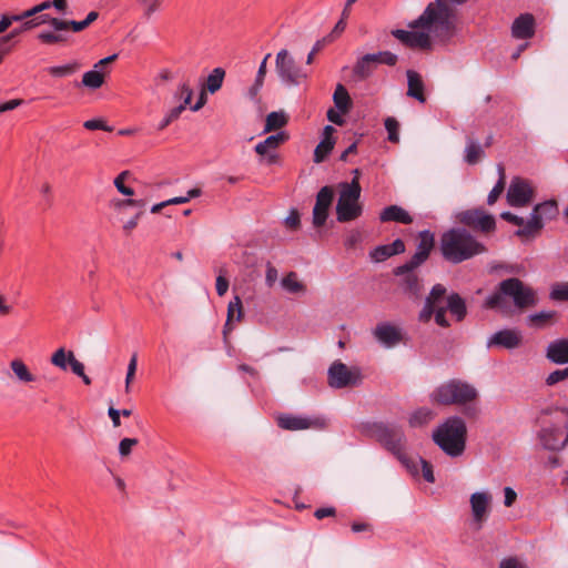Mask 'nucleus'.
<instances>
[{
    "mask_svg": "<svg viewBox=\"0 0 568 568\" xmlns=\"http://www.w3.org/2000/svg\"><path fill=\"white\" fill-rule=\"evenodd\" d=\"M485 152L481 145L473 140H469L465 148V161L474 165L476 164L483 156Z\"/></svg>",
    "mask_w": 568,
    "mask_h": 568,
    "instance_id": "38",
    "label": "nucleus"
},
{
    "mask_svg": "<svg viewBox=\"0 0 568 568\" xmlns=\"http://www.w3.org/2000/svg\"><path fill=\"white\" fill-rule=\"evenodd\" d=\"M403 276L404 277H403L402 285H403L404 292L412 296H418L420 293V287H422L418 276L414 272H410V271H409V273H405Z\"/></svg>",
    "mask_w": 568,
    "mask_h": 568,
    "instance_id": "39",
    "label": "nucleus"
},
{
    "mask_svg": "<svg viewBox=\"0 0 568 568\" xmlns=\"http://www.w3.org/2000/svg\"><path fill=\"white\" fill-rule=\"evenodd\" d=\"M447 290L442 284H436L430 290L425 300L424 306L418 314V320L422 323H427L434 316L438 326L448 327L449 322L446 317L447 312Z\"/></svg>",
    "mask_w": 568,
    "mask_h": 568,
    "instance_id": "7",
    "label": "nucleus"
},
{
    "mask_svg": "<svg viewBox=\"0 0 568 568\" xmlns=\"http://www.w3.org/2000/svg\"><path fill=\"white\" fill-rule=\"evenodd\" d=\"M225 71L222 68H215L207 77L206 87L209 92L215 93L221 89Z\"/></svg>",
    "mask_w": 568,
    "mask_h": 568,
    "instance_id": "43",
    "label": "nucleus"
},
{
    "mask_svg": "<svg viewBox=\"0 0 568 568\" xmlns=\"http://www.w3.org/2000/svg\"><path fill=\"white\" fill-rule=\"evenodd\" d=\"M275 69L280 79L287 84H298L306 78L305 71L300 68L286 49L276 54Z\"/></svg>",
    "mask_w": 568,
    "mask_h": 568,
    "instance_id": "11",
    "label": "nucleus"
},
{
    "mask_svg": "<svg viewBox=\"0 0 568 568\" xmlns=\"http://www.w3.org/2000/svg\"><path fill=\"white\" fill-rule=\"evenodd\" d=\"M523 343V335L518 329H500L494 333L487 339V347H498L504 349H515L518 348Z\"/></svg>",
    "mask_w": 568,
    "mask_h": 568,
    "instance_id": "18",
    "label": "nucleus"
},
{
    "mask_svg": "<svg viewBox=\"0 0 568 568\" xmlns=\"http://www.w3.org/2000/svg\"><path fill=\"white\" fill-rule=\"evenodd\" d=\"M215 286L217 295L223 296L229 290V281L223 275H219Z\"/></svg>",
    "mask_w": 568,
    "mask_h": 568,
    "instance_id": "63",
    "label": "nucleus"
},
{
    "mask_svg": "<svg viewBox=\"0 0 568 568\" xmlns=\"http://www.w3.org/2000/svg\"><path fill=\"white\" fill-rule=\"evenodd\" d=\"M474 386L459 379H450L438 386L432 394L434 402L442 405H463L473 402L477 397Z\"/></svg>",
    "mask_w": 568,
    "mask_h": 568,
    "instance_id": "6",
    "label": "nucleus"
},
{
    "mask_svg": "<svg viewBox=\"0 0 568 568\" xmlns=\"http://www.w3.org/2000/svg\"><path fill=\"white\" fill-rule=\"evenodd\" d=\"M47 18H48V16L43 14L38 18L24 21L20 28L12 30L8 36L3 37L0 40V44L9 45L8 42L11 39H13L14 37H17L18 34H20L23 30H29V29L38 27L42 23H47Z\"/></svg>",
    "mask_w": 568,
    "mask_h": 568,
    "instance_id": "33",
    "label": "nucleus"
},
{
    "mask_svg": "<svg viewBox=\"0 0 568 568\" xmlns=\"http://www.w3.org/2000/svg\"><path fill=\"white\" fill-rule=\"evenodd\" d=\"M23 21V18L21 14H12V16H2L0 20V33L4 32L12 22Z\"/></svg>",
    "mask_w": 568,
    "mask_h": 568,
    "instance_id": "60",
    "label": "nucleus"
},
{
    "mask_svg": "<svg viewBox=\"0 0 568 568\" xmlns=\"http://www.w3.org/2000/svg\"><path fill=\"white\" fill-rule=\"evenodd\" d=\"M467 427L458 416L447 418L433 433L435 444L449 457H459L466 448Z\"/></svg>",
    "mask_w": 568,
    "mask_h": 568,
    "instance_id": "4",
    "label": "nucleus"
},
{
    "mask_svg": "<svg viewBox=\"0 0 568 568\" xmlns=\"http://www.w3.org/2000/svg\"><path fill=\"white\" fill-rule=\"evenodd\" d=\"M408 27L410 30H392V36L410 49L428 51L434 43L446 44L457 36L458 11L433 0Z\"/></svg>",
    "mask_w": 568,
    "mask_h": 568,
    "instance_id": "1",
    "label": "nucleus"
},
{
    "mask_svg": "<svg viewBox=\"0 0 568 568\" xmlns=\"http://www.w3.org/2000/svg\"><path fill=\"white\" fill-rule=\"evenodd\" d=\"M550 298L554 301H568V283H557L551 287Z\"/></svg>",
    "mask_w": 568,
    "mask_h": 568,
    "instance_id": "51",
    "label": "nucleus"
},
{
    "mask_svg": "<svg viewBox=\"0 0 568 568\" xmlns=\"http://www.w3.org/2000/svg\"><path fill=\"white\" fill-rule=\"evenodd\" d=\"M568 379V366L562 369H556L546 377V385L554 386L560 382Z\"/></svg>",
    "mask_w": 568,
    "mask_h": 568,
    "instance_id": "53",
    "label": "nucleus"
},
{
    "mask_svg": "<svg viewBox=\"0 0 568 568\" xmlns=\"http://www.w3.org/2000/svg\"><path fill=\"white\" fill-rule=\"evenodd\" d=\"M375 70L376 67L374 64L373 54L367 53L357 59L353 68V74L358 80H365L369 78Z\"/></svg>",
    "mask_w": 568,
    "mask_h": 568,
    "instance_id": "29",
    "label": "nucleus"
},
{
    "mask_svg": "<svg viewBox=\"0 0 568 568\" xmlns=\"http://www.w3.org/2000/svg\"><path fill=\"white\" fill-rule=\"evenodd\" d=\"M139 444L136 438H123L119 443V455L121 458H126L132 453L133 447Z\"/></svg>",
    "mask_w": 568,
    "mask_h": 568,
    "instance_id": "54",
    "label": "nucleus"
},
{
    "mask_svg": "<svg viewBox=\"0 0 568 568\" xmlns=\"http://www.w3.org/2000/svg\"><path fill=\"white\" fill-rule=\"evenodd\" d=\"M373 335L386 348H392L403 341L402 329L388 322L377 324Z\"/></svg>",
    "mask_w": 568,
    "mask_h": 568,
    "instance_id": "19",
    "label": "nucleus"
},
{
    "mask_svg": "<svg viewBox=\"0 0 568 568\" xmlns=\"http://www.w3.org/2000/svg\"><path fill=\"white\" fill-rule=\"evenodd\" d=\"M334 103L336 108L342 111L346 112L349 108V95L347 90L342 85L337 84L334 95H333Z\"/></svg>",
    "mask_w": 568,
    "mask_h": 568,
    "instance_id": "44",
    "label": "nucleus"
},
{
    "mask_svg": "<svg viewBox=\"0 0 568 568\" xmlns=\"http://www.w3.org/2000/svg\"><path fill=\"white\" fill-rule=\"evenodd\" d=\"M192 97H193V90L186 82L181 83L173 94V99L175 101L182 100L181 104H184V105H189L191 103Z\"/></svg>",
    "mask_w": 568,
    "mask_h": 568,
    "instance_id": "49",
    "label": "nucleus"
},
{
    "mask_svg": "<svg viewBox=\"0 0 568 568\" xmlns=\"http://www.w3.org/2000/svg\"><path fill=\"white\" fill-rule=\"evenodd\" d=\"M277 425L286 430L320 429L324 427V420L318 417L282 414L277 417Z\"/></svg>",
    "mask_w": 568,
    "mask_h": 568,
    "instance_id": "16",
    "label": "nucleus"
},
{
    "mask_svg": "<svg viewBox=\"0 0 568 568\" xmlns=\"http://www.w3.org/2000/svg\"><path fill=\"white\" fill-rule=\"evenodd\" d=\"M557 205L554 201H546L537 204L524 227L516 231L519 237H535L544 227L546 220H551L557 215Z\"/></svg>",
    "mask_w": 568,
    "mask_h": 568,
    "instance_id": "8",
    "label": "nucleus"
},
{
    "mask_svg": "<svg viewBox=\"0 0 568 568\" xmlns=\"http://www.w3.org/2000/svg\"><path fill=\"white\" fill-rule=\"evenodd\" d=\"M447 311L450 312L452 316L456 318L457 322H460L465 318L467 314L466 303L464 298L457 293H452L447 297Z\"/></svg>",
    "mask_w": 568,
    "mask_h": 568,
    "instance_id": "30",
    "label": "nucleus"
},
{
    "mask_svg": "<svg viewBox=\"0 0 568 568\" xmlns=\"http://www.w3.org/2000/svg\"><path fill=\"white\" fill-rule=\"evenodd\" d=\"M407 95L416 99L420 103L426 102V97L424 94V82L420 74L414 70H407Z\"/></svg>",
    "mask_w": 568,
    "mask_h": 568,
    "instance_id": "24",
    "label": "nucleus"
},
{
    "mask_svg": "<svg viewBox=\"0 0 568 568\" xmlns=\"http://www.w3.org/2000/svg\"><path fill=\"white\" fill-rule=\"evenodd\" d=\"M535 18L530 13H521L511 24V36L515 39L526 40L535 34Z\"/></svg>",
    "mask_w": 568,
    "mask_h": 568,
    "instance_id": "21",
    "label": "nucleus"
},
{
    "mask_svg": "<svg viewBox=\"0 0 568 568\" xmlns=\"http://www.w3.org/2000/svg\"><path fill=\"white\" fill-rule=\"evenodd\" d=\"M398 126L399 124L394 118H387L385 120V129L390 142H398Z\"/></svg>",
    "mask_w": 568,
    "mask_h": 568,
    "instance_id": "56",
    "label": "nucleus"
},
{
    "mask_svg": "<svg viewBox=\"0 0 568 568\" xmlns=\"http://www.w3.org/2000/svg\"><path fill=\"white\" fill-rule=\"evenodd\" d=\"M362 233L358 230H352L347 233L344 245L347 250L355 248L362 242Z\"/></svg>",
    "mask_w": 568,
    "mask_h": 568,
    "instance_id": "55",
    "label": "nucleus"
},
{
    "mask_svg": "<svg viewBox=\"0 0 568 568\" xmlns=\"http://www.w3.org/2000/svg\"><path fill=\"white\" fill-rule=\"evenodd\" d=\"M263 83H264V81H263V80L255 78L254 83H253V84L248 88V90H247V97H248L251 100H253V101H254V100H256V99H257L258 92H260V90L262 89Z\"/></svg>",
    "mask_w": 568,
    "mask_h": 568,
    "instance_id": "62",
    "label": "nucleus"
},
{
    "mask_svg": "<svg viewBox=\"0 0 568 568\" xmlns=\"http://www.w3.org/2000/svg\"><path fill=\"white\" fill-rule=\"evenodd\" d=\"M38 39L45 44H57L67 42L69 36L61 31H42L38 34Z\"/></svg>",
    "mask_w": 568,
    "mask_h": 568,
    "instance_id": "47",
    "label": "nucleus"
},
{
    "mask_svg": "<svg viewBox=\"0 0 568 568\" xmlns=\"http://www.w3.org/2000/svg\"><path fill=\"white\" fill-rule=\"evenodd\" d=\"M534 196L532 186L520 178L511 180L507 191V201L509 205L523 207L529 204Z\"/></svg>",
    "mask_w": 568,
    "mask_h": 568,
    "instance_id": "15",
    "label": "nucleus"
},
{
    "mask_svg": "<svg viewBox=\"0 0 568 568\" xmlns=\"http://www.w3.org/2000/svg\"><path fill=\"white\" fill-rule=\"evenodd\" d=\"M130 175V172L129 171H123L121 172L115 179H114V186L116 187V190L125 195V196H132L134 194V191L133 189L129 187V186H125V179Z\"/></svg>",
    "mask_w": 568,
    "mask_h": 568,
    "instance_id": "50",
    "label": "nucleus"
},
{
    "mask_svg": "<svg viewBox=\"0 0 568 568\" xmlns=\"http://www.w3.org/2000/svg\"><path fill=\"white\" fill-rule=\"evenodd\" d=\"M334 132L335 129L332 125H326L324 128L323 138L314 151V162H323L325 158L331 153L335 144V140L333 138Z\"/></svg>",
    "mask_w": 568,
    "mask_h": 568,
    "instance_id": "23",
    "label": "nucleus"
},
{
    "mask_svg": "<svg viewBox=\"0 0 568 568\" xmlns=\"http://www.w3.org/2000/svg\"><path fill=\"white\" fill-rule=\"evenodd\" d=\"M286 123L287 118L283 112H271L266 116L263 133H268L271 131L278 130L286 125Z\"/></svg>",
    "mask_w": 568,
    "mask_h": 568,
    "instance_id": "37",
    "label": "nucleus"
},
{
    "mask_svg": "<svg viewBox=\"0 0 568 568\" xmlns=\"http://www.w3.org/2000/svg\"><path fill=\"white\" fill-rule=\"evenodd\" d=\"M434 417V414L428 408H419L415 410L410 417H409V425L412 427H419L422 425L427 424L429 420H432Z\"/></svg>",
    "mask_w": 568,
    "mask_h": 568,
    "instance_id": "45",
    "label": "nucleus"
},
{
    "mask_svg": "<svg viewBox=\"0 0 568 568\" xmlns=\"http://www.w3.org/2000/svg\"><path fill=\"white\" fill-rule=\"evenodd\" d=\"M104 83V73L99 69L88 71L82 77V85L92 90L99 89Z\"/></svg>",
    "mask_w": 568,
    "mask_h": 568,
    "instance_id": "35",
    "label": "nucleus"
},
{
    "mask_svg": "<svg viewBox=\"0 0 568 568\" xmlns=\"http://www.w3.org/2000/svg\"><path fill=\"white\" fill-rule=\"evenodd\" d=\"M497 171L499 174V179L487 196L488 205H493L494 203H496V201L498 200V197L500 196L505 189V169L501 164H498Z\"/></svg>",
    "mask_w": 568,
    "mask_h": 568,
    "instance_id": "40",
    "label": "nucleus"
},
{
    "mask_svg": "<svg viewBox=\"0 0 568 568\" xmlns=\"http://www.w3.org/2000/svg\"><path fill=\"white\" fill-rule=\"evenodd\" d=\"M435 239L434 234L429 231H422L419 233V242L416 247V253L428 258L434 247Z\"/></svg>",
    "mask_w": 568,
    "mask_h": 568,
    "instance_id": "34",
    "label": "nucleus"
},
{
    "mask_svg": "<svg viewBox=\"0 0 568 568\" xmlns=\"http://www.w3.org/2000/svg\"><path fill=\"white\" fill-rule=\"evenodd\" d=\"M427 261L426 257L417 254L415 252V254L410 257L409 261H407L405 264L400 265V266H397L395 270H394V274L396 276H400V275H404L405 273H409L410 272H414V270H416L417 267H419L423 263H425Z\"/></svg>",
    "mask_w": 568,
    "mask_h": 568,
    "instance_id": "41",
    "label": "nucleus"
},
{
    "mask_svg": "<svg viewBox=\"0 0 568 568\" xmlns=\"http://www.w3.org/2000/svg\"><path fill=\"white\" fill-rule=\"evenodd\" d=\"M500 217L511 224L519 226V229L524 227L527 222L523 217H520L516 214H513L511 212H503L500 214Z\"/></svg>",
    "mask_w": 568,
    "mask_h": 568,
    "instance_id": "61",
    "label": "nucleus"
},
{
    "mask_svg": "<svg viewBox=\"0 0 568 568\" xmlns=\"http://www.w3.org/2000/svg\"><path fill=\"white\" fill-rule=\"evenodd\" d=\"M78 69L79 64L77 62H72L63 65L49 67L47 71L52 77L63 78L73 74Z\"/></svg>",
    "mask_w": 568,
    "mask_h": 568,
    "instance_id": "48",
    "label": "nucleus"
},
{
    "mask_svg": "<svg viewBox=\"0 0 568 568\" xmlns=\"http://www.w3.org/2000/svg\"><path fill=\"white\" fill-rule=\"evenodd\" d=\"M164 0H138L144 19L150 20L156 12L161 11Z\"/></svg>",
    "mask_w": 568,
    "mask_h": 568,
    "instance_id": "42",
    "label": "nucleus"
},
{
    "mask_svg": "<svg viewBox=\"0 0 568 568\" xmlns=\"http://www.w3.org/2000/svg\"><path fill=\"white\" fill-rule=\"evenodd\" d=\"M371 258L374 261V262H383L385 260H387L388 257H392L393 254H392V251H390V247L389 245H379V246H376L371 253Z\"/></svg>",
    "mask_w": 568,
    "mask_h": 568,
    "instance_id": "52",
    "label": "nucleus"
},
{
    "mask_svg": "<svg viewBox=\"0 0 568 568\" xmlns=\"http://www.w3.org/2000/svg\"><path fill=\"white\" fill-rule=\"evenodd\" d=\"M52 7V1H43L37 6H34L33 8L29 9V10H26L24 12L21 13L23 20H26L27 18H30V17H33L34 14L37 13H40L49 8Z\"/></svg>",
    "mask_w": 568,
    "mask_h": 568,
    "instance_id": "57",
    "label": "nucleus"
},
{
    "mask_svg": "<svg viewBox=\"0 0 568 568\" xmlns=\"http://www.w3.org/2000/svg\"><path fill=\"white\" fill-rule=\"evenodd\" d=\"M243 318L242 300L239 295H235L227 305V318L225 327L231 325L233 321L240 322Z\"/></svg>",
    "mask_w": 568,
    "mask_h": 568,
    "instance_id": "36",
    "label": "nucleus"
},
{
    "mask_svg": "<svg viewBox=\"0 0 568 568\" xmlns=\"http://www.w3.org/2000/svg\"><path fill=\"white\" fill-rule=\"evenodd\" d=\"M490 499H470L473 526L476 530L480 529L483 523L487 519L490 511Z\"/></svg>",
    "mask_w": 568,
    "mask_h": 568,
    "instance_id": "26",
    "label": "nucleus"
},
{
    "mask_svg": "<svg viewBox=\"0 0 568 568\" xmlns=\"http://www.w3.org/2000/svg\"><path fill=\"white\" fill-rule=\"evenodd\" d=\"M561 429L559 426L551 425L542 427L538 433L540 445L547 450H561L565 448L564 440L560 439Z\"/></svg>",
    "mask_w": 568,
    "mask_h": 568,
    "instance_id": "20",
    "label": "nucleus"
},
{
    "mask_svg": "<svg viewBox=\"0 0 568 568\" xmlns=\"http://www.w3.org/2000/svg\"><path fill=\"white\" fill-rule=\"evenodd\" d=\"M285 225L290 230H297L301 225L300 213L297 210L292 209L285 219Z\"/></svg>",
    "mask_w": 568,
    "mask_h": 568,
    "instance_id": "58",
    "label": "nucleus"
},
{
    "mask_svg": "<svg viewBox=\"0 0 568 568\" xmlns=\"http://www.w3.org/2000/svg\"><path fill=\"white\" fill-rule=\"evenodd\" d=\"M288 140L285 131H280L258 142L254 150L261 156V163L272 165L278 162L277 149Z\"/></svg>",
    "mask_w": 568,
    "mask_h": 568,
    "instance_id": "14",
    "label": "nucleus"
},
{
    "mask_svg": "<svg viewBox=\"0 0 568 568\" xmlns=\"http://www.w3.org/2000/svg\"><path fill=\"white\" fill-rule=\"evenodd\" d=\"M50 363L61 371H67L70 367L72 373L80 377L85 385H91V378L85 374L84 365L77 359L72 351L64 347L55 349L50 357Z\"/></svg>",
    "mask_w": 568,
    "mask_h": 568,
    "instance_id": "12",
    "label": "nucleus"
},
{
    "mask_svg": "<svg viewBox=\"0 0 568 568\" xmlns=\"http://www.w3.org/2000/svg\"><path fill=\"white\" fill-rule=\"evenodd\" d=\"M546 358L557 365H568V338L550 342L546 348Z\"/></svg>",
    "mask_w": 568,
    "mask_h": 568,
    "instance_id": "22",
    "label": "nucleus"
},
{
    "mask_svg": "<svg viewBox=\"0 0 568 568\" xmlns=\"http://www.w3.org/2000/svg\"><path fill=\"white\" fill-rule=\"evenodd\" d=\"M439 250L447 262L459 264L485 253L486 246L466 229L453 227L442 234Z\"/></svg>",
    "mask_w": 568,
    "mask_h": 568,
    "instance_id": "3",
    "label": "nucleus"
},
{
    "mask_svg": "<svg viewBox=\"0 0 568 568\" xmlns=\"http://www.w3.org/2000/svg\"><path fill=\"white\" fill-rule=\"evenodd\" d=\"M499 568H526V566L516 558H508L500 562Z\"/></svg>",
    "mask_w": 568,
    "mask_h": 568,
    "instance_id": "64",
    "label": "nucleus"
},
{
    "mask_svg": "<svg viewBox=\"0 0 568 568\" xmlns=\"http://www.w3.org/2000/svg\"><path fill=\"white\" fill-rule=\"evenodd\" d=\"M12 375L21 384H31L37 381V376L31 373L27 364L21 358H14L9 364Z\"/></svg>",
    "mask_w": 568,
    "mask_h": 568,
    "instance_id": "28",
    "label": "nucleus"
},
{
    "mask_svg": "<svg viewBox=\"0 0 568 568\" xmlns=\"http://www.w3.org/2000/svg\"><path fill=\"white\" fill-rule=\"evenodd\" d=\"M278 278V272L271 263L266 264L265 283L268 287H272Z\"/></svg>",
    "mask_w": 568,
    "mask_h": 568,
    "instance_id": "59",
    "label": "nucleus"
},
{
    "mask_svg": "<svg viewBox=\"0 0 568 568\" xmlns=\"http://www.w3.org/2000/svg\"><path fill=\"white\" fill-rule=\"evenodd\" d=\"M281 286L284 291L291 294H301L306 291L305 285L298 280V275L295 272L287 273L281 280Z\"/></svg>",
    "mask_w": 568,
    "mask_h": 568,
    "instance_id": "32",
    "label": "nucleus"
},
{
    "mask_svg": "<svg viewBox=\"0 0 568 568\" xmlns=\"http://www.w3.org/2000/svg\"><path fill=\"white\" fill-rule=\"evenodd\" d=\"M333 199L334 190L332 186H323L318 191L315 205L313 207V224L315 227H320L325 224Z\"/></svg>",
    "mask_w": 568,
    "mask_h": 568,
    "instance_id": "17",
    "label": "nucleus"
},
{
    "mask_svg": "<svg viewBox=\"0 0 568 568\" xmlns=\"http://www.w3.org/2000/svg\"><path fill=\"white\" fill-rule=\"evenodd\" d=\"M508 298L509 295L503 292L499 284L498 290L486 298L484 305L486 308L497 311L501 314H509L511 307Z\"/></svg>",
    "mask_w": 568,
    "mask_h": 568,
    "instance_id": "25",
    "label": "nucleus"
},
{
    "mask_svg": "<svg viewBox=\"0 0 568 568\" xmlns=\"http://www.w3.org/2000/svg\"><path fill=\"white\" fill-rule=\"evenodd\" d=\"M47 23H49L54 31H67L71 29L74 32H80L88 28L84 20L74 21V20H61L58 18H51L48 16Z\"/></svg>",
    "mask_w": 568,
    "mask_h": 568,
    "instance_id": "31",
    "label": "nucleus"
},
{
    "mask_svg": "<svg viewBox=\"0 0 568 568\" xmlns=\"http://www.w3.org/2000/svg\"><path fill=\"white\" fill-rule=\"evenodd\" d=\"M500 288L509 295L519 310L535 306L537 297L535 291L526 286L519 278L511 277L500 282Z\"/></svg>",
    "mask_w": 568,
    "mask_h": 568,
    "instance_id": "10",
    "label": "nucleus"
},
{
    "mask_svg": "<svg viewBox=\"0 0 568 568\" xmlns=\"http://www.w3.org/2000/svg\"><path fill=\"white\" fill-rule=\"evenodd\" d=\"M362 371L357 366L348 367L341 361H335L327 371V382L332 388H347L361 385Z\"/></svg>",
    "mask_w": 568,
    "mask_h": 568,
    "instance_id": "9",
    "label": "nucleus"
},
{
    "mask_svg": "<svg viewBox=\"0 0 568 568\" xmlns=\"http://www.w3.org/2000/svg\"><path fill=\"white\" fill-rule=\"evenodd\" d=\"M555 316V311H541L538 313L530 314L528 316V322L530 323V325L540 328L550 323Z\"/></svg>",
    "mask_w": 568,
    "mask_h": 568,
    "instance_id": "46",
    "label": "nucleus"
},
{
    "mask_svg": "<svg viewBox=\"0 0 568 568\" xmlns=\"http://www.w3.org/2000/svg\"><path fill=\"white\" fill-rule=\"evenodd\" d=\"M339 195L336 203V219L341 223L351 222L363 214V205L359 202L362 187L357 179L352 182L338 184Z\"/></svg>",
    "mask_w": 568,
    "mask_h": 568,
    "instance_id": "5",
    "label": "nucleus"
},
{
    "mask_svg": "<svg viewBox=\"0 0 568 568\" xmlns=\"http://www.w3.org/2000/svg\"><path fill=\"white\" fill-rule=\"evenodd\" d=\"M462 224L483 233H490L496 229L495 217L483 209H471L458 214Z\"/></svg>",
    "mask_w": 568,
    "mask_h": 568,
    "instance_id": "13",
    "label": "nucleus"
},
{
    "mask_svg": "<svg viewBox=\"0 0 568 568\" xmlns=\"http://www.w3.org/2000/svg\"><path fill=\"white\" fill-rule=\"evenodd\" d=\"M379 220L382 222L394 221L403 224L413 223V217L409 213L398 205H389L385 207L379 214Z\"/></svg>",
    "mask_w": 568,
    "mask_h": 568,
    "instance_id": "27",
    "label": "nucleus"
},
{
    "mask_svg": "<svg viewBox=\"0 0 568 568\" xmlns=\"http://www.w3.org/2000/svg\"><path fill=\"white\" fill-rule=\"evenodd\" d=\"M374 434L412 477L418 478L422 476L427 483L435 481L433 466L424 458L412 456L406 452L407 439L400 427L379 423L374 425Z\"/></svg>",
    "mask_w": 568,
    "mask_h": 568,
    "instance_id": "2",
    "label": "nucleus"
}]
</instances>
